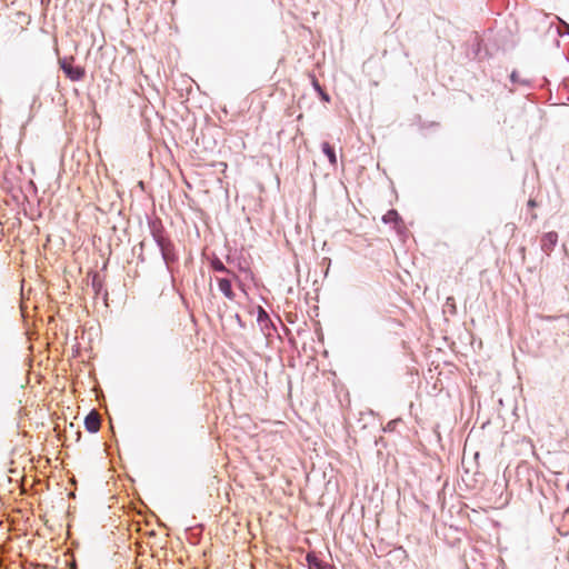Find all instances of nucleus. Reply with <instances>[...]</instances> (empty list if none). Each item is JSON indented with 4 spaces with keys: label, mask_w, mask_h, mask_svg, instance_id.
Listing matches in <instances>:
<instances>
[{
    "label": "nucleus",
    "mask_w": 569,
    "mask_h": 569,
    "mask_svg": "<svg viewBox=\"0 0 569 569\" xmlns=\"http://www.w3.org/2000/svg\"><path fill=\"white\" fill-rule=\"evenodd\" d=\"M59 64L66 76L72 81H79L84 77V69L81 67H73L66 58L59 59Z\"/></svg>",
    "instance_id": "obj_1"
},
{
    "label": "nucleus",
    "mask_w": 569,
    "mask_h": 569,
    "mask_svg": "<svg viewBox=\"0 0 569 569\" xmlns=\"http://www.w3.org/2000/svg\"><path fill=\"white\" fill-rule=\"evenodd\" d=\"M156 241H157V244H158V247H159V249L161 251V254H162V258H163L164 262L167 264L172 262L176 259V257L173 254V246H172V243L169 240H167V239H164V238H162L160 236L156 237Z\"/></svg>",
    "instance_id": "obj_2"
},
{
    "label": "nucleus",
    "mask_w": 569,
    "mask_h": 569,
    "mask_svg": "<svg viewBox=\"0 0 569 569\" xmlns=\"http://www.w3.org/2000/svg\"><path fill=\"white\" fill-rule=\"evenodd\" d=\"M101 418L97 411H91L84 419L86 429L89 432H97L100 429Z\"/></svg>",
    "instance_id": "obj_3"
},
{
    "label": "nucleus",
    "mask_w": 569,
    "mask_h": 569,
    "mask_svg": "<svg viewBox=\"0 0 569 569\" xmlns=\"http://www.w3.org/2000/svg\"><path fill=\"white\" fill-rule=\"evenodd\" d=\"M558 241V234L553 231L546 233L541 239V248L545 252H550Z\"/></svg>",
    "instance_id": "obj_4"
},
{
    "label": "nucleus",
    "mask_w": 569,
    "mask_h": 569,
    "mask_svg": "<svg viewBox=\"0 0 569 569\" xmlns=\"http://www.w3.org/2000/svg\"><path fill=\"white\" fill-rule=\"evenodd\" d=\"M306 559L309 569H333L332 566L320 560L315 553H308Z\"/></svg>",
    "instance_id": "obj_5"
},
{
    "label": "nucleus",
    "mask_w": 569,
    "mask_h": 569,
    "mask_svg": "<svg viewBox=\"0 0 569 569\" xmlns=\"http://www.w3.org/2000/svg\"><path fill=\"white\" fill-rule=\"evenodd\" d=\"M217 281H218L219 289L224 295V297L229 300H233L234 292L232 291L230 280H228L226 278H218Z\"/></svg>",
    "instance_id": "obj_6"
},
{
    "label": "nucleus",
    "mask_w": 569,
    "mask_h": 569,
    "mask_svg": "<svg viewBox=\"0 0 569 569\" xmlns=\"http://www.w3.org/2000/svg\"><path fill=\"white\" fill-rule=\"evenodd\" d=\"M322 152L329 159L331 164H336L337 157L333 147H331L328 142L322 143Z\"/></svg>",
    "instance_id": "obj_7"
},
{
    "label": "nucleus",
    "mask_w": 569,
    "mask_h": 569,
    "mask_svg": "<svg viewBox=\"0 0 569 569\" xmlns=\"http://www.w3.org/2000/svg\"><path fill=\"white\" fill-rule=\"evenodd\" d=\"M211 267H212V269H213L214 271H217V272H228V273L230 272V271L224 267V264L222 263V261H221V260H219V259H217V258H216V259H213V260L211 261Z\"/></svg>",
    "instance_id": "obj_8"
},
{
    "label": "nucleus",
    "mask_w": 569,
    "mask_h": 569,
    "mask_svg": "<svg viewBox=\"0 0 569 569\" xmlns=\"http://www.w3.org/2000/svg\"><path fill=\"white\" fill-rule=\"evenodd\" d=\"M447 306H451L455 309V299L452 297L447 298Z\"/></svg>",
    "instance_id": "obj_9"
},
{
    "label": "nucleus",
    "mask_w": 569,
    "mask_h": 569,
    "mask_svg": "<svg viewBox=\"0 0 569 569\" xmlns=\"http://www.w3.org/2000/svg\"><path fill=\"white\" fill-rule=\"evenodd\" d=\"M516 79H517L516 72H512V73H511V80H512V81H516Z\"/></svg>",
    "instance_id": "obj_10"
},
{
    "label": "nucleus",
    "mask_w": 569,
    "mask_h": 569,
    "mask_svg": "<svg viewBox=\"0 0 569 569\" xmlns=\"http://www.w3.org/2000/svg\"><path fill=\"white\" fill-rule=\"evenodd\" d=\"M388 216H397V212L395 210H391L388 212Z\"/></svg>",
    "instance_id": "obj_11"
},
{
    "label": "nucleus",
    "mask_w": 569,
    "mask_h": 569,
    "mask_svg": "<svg viewBox=\"0 0 569 569\" xmlns=\"http://www.w3.org/2000/svg\"><path fill=\"white\" fill-rule=\"evenodd\" d=\"M528 204L533 207L535 206V201L533 200H529Z\"/></svg>",
    "instance_id": "obj_12"
},
{
    "label": "nucleus",
    "mask_w": 569,
    "mask_h": 569,
    "mask_svg": "<svg viewBox=\"0 0 569 569\" xmlns=\"http://www.w3.org/2000/svg\"><path fill=\"white\" fill-rule=\"evenodd\" d=\"M387 219H392V216H388V214H387V216L385 217V220H387Z\"/></svg>",
    "instance_id": "obj_13"
}]
</instances>
